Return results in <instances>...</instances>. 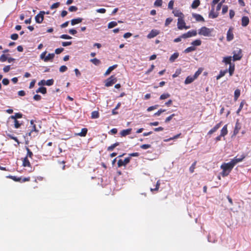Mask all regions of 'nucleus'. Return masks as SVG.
Returning <instances> with one entry per match:
<instances>
[{"mask_svg": "<svg viewBox=\"0 0 251 251\" xmlns=\"http://www.w3.org/2000/svg\"><path fill=\"white\" fill-rule=\"evenodd\" d=\"M234 165L231 160L228 163H225L221 166V169L223 170L221 175L223 176H228L229 173L231 171Z\"/></svg>", "mask_w": 251, "mask_h": 251, "instance_id": "nucleus-1", "label": "nucleus"}, {"mask_svg": "<svg viewBox=\"0 0 251 251\" xmlns=\"http://www.w3.org/2000/svg\"><path fill=\"white\" fill-rule=\"evenodd\" d=\"M35 121L31 120L30 121V126H29L30 131L26 133V135L31 137H35L37 136L39 133V130L37 128L36 125L34 124Z\"/></svg>", "mask_w": 251, "mask_h": 251, "instance_id": "nucleus-2", "label": "nucleus"}, {"mask_svg": "<svg viewBox=\"0 0 251 251\" xmlns=\"http://www.w3.org/2000/svg\"><path fill=\"white\" fill-rule=\"evenodd\" d=\"M213 29H210L206 26H202L199 30V34L204 36H211Z\"/></svg>", "mask_w": 251, "mask_h": 251, "instance_id": "nucleus-3", "label": "nucleus"}, {"mask_svg": "<svg viewBox=\"0 0 251 251\" xmlns=\"http://www.w3.org/2000/svg\"><path fill=\"white\" fill-rule=\"evenodd\" d=\"M46 53L47 51H45L40 56V59L43 60L45 62L51 61L54 57L55 55L54 53H49L47 56H46Z\"/></svg>", "mask_w": 251, "mask_h": 251, "instance_id": "nucleus-4", "label": "nucleus"}, {"mask_svg": "<svg viewBox=\"0 0 251 251\" xmlns=\"http://www.w3.org/2000/svg\"><path fill=\"white\" fill-rule=\"evenodd\" d=\"M233 54V60L234 61L240 60L242 57V50L240 49L234 50Z\"/></svg>", "mask_w": 251, "mask_h": 251, "instance_id": "nucleus-5", "label": "nucleus"}, {"mask_svg": "<svg viewBox=\"0 0 251 251\" xmlns=\"http://www.w3.org/2000/svg\"><path fill=\"white\" fill-rule=\"evenodd\" d=\"M178 21H177V28L180 29L182 30L183 28L185 29H188L189 28L190 26H186L185 25V23L184 20V18H178Z\"/></svg>", "mask_w": 251, "mask_h": 251, "instance_id": "nucleus-6", "label": "nucleus"}, {"mask_svg": "<svg viewBox=\"0 0 251 251\" xmlns=\"http://www.w3.org/2000/svg\"><path fill=\"white\" fill-rule=\"evenodd\" d=\"M116 81L117 78L115 76V75H111L110 77H109L106 80L105 86L106 87L111 86L113 84L115 83Z\"/></svg>", "mask_w": 251, "mask_h": 251, "instance_id": "nucleus-7", "label": "nucleus"}, {"mask_svg": "<svg viewBox=\"0 0 251 251\" xmlns=\"http://www.w3.org/2000/svg\"><path fill=\"white\" fill-rule=\"evenodd\" d=\"M130 159V157H127L124 160L119 159L117 163L118 167H121L123 166H126L128 163H129Z\"/></svg>", "mask_w": 251, "mask_h": 251, "instance_id": "nucleus-8", "label": "nucleus"}, {"mask_svg": "<svg viewBox=\"0 0 251 251\" xmlns=\"http://www.w3.org/2000/svg\"><path fill=\"white\" fill-rule=\"evenodd\" d=\"M45 13V11H40V13L35 16V20L37 23L41 24L42 23L44 18Z\"/></svg>", "mask_w": 251, "mask_h": 251, "instance_id": "nucleus-9", "label": "nucleus"}, {"mask_svg": "<svg viewBox=\"0 0 251 251\" xmlns=\"http://www.w3.org/2000/svg\"><path fill=\"white\" fill-rule=\"evenodd\" d=\"M197 34V31L196 30H192L188 31L187 33H184L181 35L182 38H187L193 36H195Z\"/></svg>", "mask_w": 251, "mask_h": 251, "instance_id": "nucleus-10", "label": "nucleus"}, {"mask_svg": "<svg viewBox=\"0 0 251 251\" xmlns=\"http://www.w3.org/2000/svg\"><path fill=\"white\" fill-rule=\"evenodd\" d=\"M246 156L244 154H242L239 158H237V156H236L233 159H232L231 161L234 165H235L238 163L242 162L246 157Z\"/></svg>", "mask_w": 251, "mask_h": 251, "instance_id": "nucleus-11", "label": "nucleus"}, {"mask_svg": "<svg viewBox=\"0 0 251 251\" xmlns=\"http://www.w3.org/2000/svg\"><path fill=\"white\" fill-rule=\"evenodd\" d=\"M232 28L230 27L227 32L226 34V40L228 41H230L233 40L234 38V35L233 34Z\"/></svg>", "mask_w": 251, "mask_h": 251, "instance_id": "nucleus-12", "label": "nucleus"}, {"mask_svg": "<svg viewBox=\"0 0 251 251\" xmlns=\"http://www.w3.org/2000/svg\"><path fill=\"white\" fill-rule=\"evenodd\" d=\"M159 32L157 30H156V29H152L148 34L147 37L149 39H151V38H152L156 36L157 35L159 34Z\"/></svg>", "mask_w": 251, "mask_h": 251, "instance_id": "nucleus-13", "label": "nucleus"}, {"mask_svg": "<svg viewBox=\"0 0 251 251\" xmlns=\"http://www.w3.org/2000/svg\"><path fill=\"white\" fill-rule=\"evenodd\" d=\"M173 13L175 17L178 18H184V15L179 10L175 9L173 11Z\"/></svg>", "mask_w": 251, "mask_h": 251, "instance_id": "nucleus-14", "label": "nucleus"}, {"mask_svg": "<svg viewBox=\"0 0 251 251\" xmlns=\"http://www.w3.org/2000/svg\"><path fill=\"white\" fill-rule=\"evenodd\" d=\"M192 17L195 19L197 22H204V19L203 17L200 14L197 13H193Z\"/></svg>", "mask_w": 251, "mask_h": 251, "instance_id": "nucleus-15", "label": "nucleus"}, {"mask_svg": "<svg viewBox=\"0 0 251 251\" xmlns=\"http://www.w3.org/2000/svg\"><path fill=\"white\" fill-rule=\"evenodd\" d=\"M222 124V122H220L219 123L217 124L216 125H215L212 129H211L208 132V134L211 135L215 132H216L221 126Z\"/></svg>", "mask_w": 251, "mask_h": 251, "instance_id": "nucleus-16", "label": "nucleus"}, {"mask_svg": "<svg viewBox=\"0 0 251 251\" xmlns=\"http://www.w3.org/2000/svg\"><path fill=\"white\" fill-rule=\"evenodd\" d=\"M250 22V20L248 17L243 16L241 19V25L243 26H247Z\"/></svg>", "mask_w": 251, "mask_h": 251, "instance_id": "nucleus-17", "label": "nucleus"}, {"mask_svg": "<svg viewBox=\"0 0 251 251\" xmlns=\"http://www.w3.org/2000/svg\"><path fill=\"white\" fill-rule=\"evenodd\" d=\"M131 130H132L131 128H127V129H124V130H122L120 133L121 136L125 137L127 135L130 134L131 132Z\"/></svg>", "mask_w": 251, "mask_h": 251, "instance_id": "nucleus-18", "label": "nucleus"}, {"mask_svg": "<svg viewBox=\"0 0 251 251\" xmlns=\"http://www.w3.org/2000/svg\"><path fill=\"white\" fill-rule=\"evenodd\" d=\"M218 16V13L214 11V8H212L209 14V18H216Z\"/></svg>", "mask_w": 251, "mask_h": 251, "instance_id": "nucleus-19", "label": "nucleus"}, {"mask_svg": "<svg viewBox=\"0 0 251 251\" xmlns=\"http://www.w3.org/2000/svg\"><path fill=\"white\" fill-rule=\"evenodd\" d=\"M240 128H241L240 124L238 122H237L236 123V125H235L234 131H233V135H237L239 133V131Z\"/></svg>", "mask_w": 251, "mask_h": 251, "instance_id": "nucleus-20", "label": "nucleus"}, {"mask_svg": "<svg viewBox=\"0 0 251 251\" xmlns=\"http://www.w3.org/2000/svg\"><path fill=\"white\" fill-rule=\"evenodd\" d=\"M232 57L229 56H226L223 58V62H224L226 64H229L230 65V64H232L231 63Z\"/></svg>", "mask_w": 251, "mask_h": 251, "instance_id": "nucleus-21", "label": "nucleus"}, {"mask_svg": "<svg viewBox=\"0 0 251 251\" xmlns=\"http://www.w3.org/2000/svg\"><path fill=\"white\" fill-rule=\"evenodd\" d=\"M194 80L195 79L193 76H188L185 80L184 83L185 84H190L193 82Z\"/></svg>", "mask_w": 251, "mask_h": 251, "instance_id": "nucleus-22", "label": "nucleus"}, {"mask_svg": "<svg viewBox=\"0 0 251 251\" xmlns=\"http://www.w3.org/2000/svg\"><path fill=\"white\" fill-rule=\"evenodd\" d=\"M23 122H20L18 120H14V126L15 128H19L23 125Z\"/></svg>", "mask_w": 251, "mask_h": 251, "instance_id": "nucleus-23", "label": "nucleus"}, {"mask_svg": "<svg viewBox=\"0 0 251 251\" xmlns=\"http://www.w3.org/2000/svg\"><path fill=\"white\" fill-rule=\"evenodd\" d=\"M234 70H235L234 64H230V65H229L228 70H227V72H228L230 76H232L233 75Z\"/></svg>", "mask_w": 251, "mask_h": 251, "instance_id": "nucleus-24", "label": "nucleus"}, {"mask_svg": "<svg viewBox=\"0 0 251 251\" xmlns=\"http://www.w3.org/2000/svg\"><path fill=\"white\" fill-rule=\"evenodd\" d=\"M228 131L227 128V125H225L224 126V127L222 128V129L221 130V136L224 137L225 135H226L227 134Z\"/></svg>", "mask_w": 251, "mask_h": 251, "instance_id": "nucleus-25", "label": "nucleus"}, {"mask_svg": "<svg viewBox=\"0 0 251 251\" xmlns=\"http://www.w3.org/2000/svg\"><path fill=\"white\" fill-rule=\"evenodd\" d=\"M82 21V19L81 18H78L76 19H74L71 20V25H74L76 24H78L80 23Z\"/></svg>", "mask_w": 251, "mask_h": 251, "instance_id": "nucleus-26", "label": "nucleus"}, {"mask_svg": "<svg viewBox=\"0 0 251 251\" xmlns=\"http://www.w3.org/2000/svg\"><path fill=\"white\" fill-rule=\"evenodd\" d=\"M88 130L86 128H83L80 132L76 134L77 135L81 137H85L87 133Z\"/></svg>", "mask_w": 251, "mask_h": 251, "instance_id": "nucleus-27", "label": "nucleus"}, {"mask_svg": "<svg viewBox=\"0 0 251 251\" xmlns=\"http://www.w3.org/2000/svg\"><path fill=\"white\" fill-rule=\"evenodd\" d=\"M23 115L21 113H16L14 115H11L10 118L13 120H17V119L22 118Z\"/></svg>", "mask_w": 251, "mask_h": 251, "instance_id": "nucleus-28", "label": "nucleus"}, {"mask_svg": "<svg viewBox=\"0 0 251 251\" xmlns=\"http://www.w3.org/2000/svg\"><path fill=\"white\" fill-rule=\"evenodd\" d=\"M23 166L24 167H30V163L27 157H25L23 160Z\"/></svg>", "mask_w": 251, "mask_h": 251, "instance_id": "nucleus-29", "label": "nucleus"}, {"mask_svg": "<svg viewBox=\"0 0 251 251\" xmlns=\"http://www.w3.org/2000/svg\"><path fill=\"white\" fill-rule=\"evenodd\" d=\"M200 4V0H194L191 5V7L193 9L197 8Z\"/></svg>", "mask_w": 251, "mask_h": 251, "instance_id": "nucleus-30", "label": "nucleus"}, {"mask_svg": "<svg viewBox=\"0 0 251 251\" xmlns=\"http://www.w3.org/2000/svg\"><path fill=\"white\" fill-rule=\"evenodd\" d=\"M179 53L178 52H175L170 57L169 60L171 62H173L178 57Z\"/></svg>", "mask_w": 251, "mask_h": 251, "instance_id": "nucleus-31", "label": "nucleus"}, {"mask_svg": "<svg viewBox=\"0 0 251 251\" xmlns=\"http://www.w3.org/2000/svg\"><path fill=\"white\" fill-rule=\"evenodd\" d=\"M119 145H120V143L116 142L114 144L111 145L110 146L108 147L107 150L109 151H112L116 147Z\"/></svg>", "mask_w": 251, "mask_h": 251, "instance_id": "nucleus-32", "label": "nucleus"}, {"mask_svg": "<svg viewBox=\"0 0 251 251\" xmlns=\"http://www.w3.org/2000/svg\"><path fill=\"white\" fill-rule=\"evenodd\" d=\"M227 72V69H226V70H225L224 71H222L221 70L219 74L216 76V79L218 80L220 78H221V77H222L223 76H224Z\"/></svg>", "mask_w": 251, "mask_h": 251, "instance_id": "nucleus-33", "label": "nucleus"}, {"mask_svg": "<svg viewBox=\"0 0 251 251\" xmlns=\"http://www.w3.org/2000/svg\"><path fill=\"white\" fill-rule=\"evenodd\" d=\"M117 67V65H114L109 67L105 73V75H109L114 69Z\"/></svg>", "mask_w": 251, "mask_h": 251, "instance_id": "nucleus-34", "label": "nucleus"}, {"mask_svg": "<svg viewBox=\"0 0 251 251\" xmlns=\"http://www.w3.org/2000/svg\"><path fill=\"white\" fill-rule=\"evenodd\" d=\"M36 93H41L43 94H46L47 93V89L44 87H39L36 91Z\"/></svg>", "mask_w": 251, "mask_h": 251, "instance_id": "nucleus-35", "label": "nucleus"}, {"mask_svg": "<svg viewBox=\"0 0 251 251\" xmlns=\"http://www.w3.org/2000/svg\"><path fill=\"white\" fill-rule=\"evenodd\" d=\"M240 96V90H239L238 89H236L234 91V100L236 101Z\"/></svg>", "mask_w": 251, "mask_h": 251, "instance_id": "nucleus-36", "label": "nucleus"}, {"mask_svg": "<svg viewBox=\"0 0 251 251\" xmlns=\"http://www.w3.org/2000/svg\"><path fill=\"white\" fill-rule=\"evenodd\" d=\"M7 177L17 182H21V180H22V177H17L16 176H7Z\"/></svg>", "mask_w": 251, "mask_h": 251, "instance_id": "nucleus-37", "label": "nucleus"}, {"mask_svg": "<svg viewBox=\"0 0 251 251\" xmlns=\"http://www.w3.org/2000/svg\"><path fill=\"white\" fill-rule=\"evenodd\" d=\"M202 71L203 69L202 68H199L198 71L195 73L194 75H193L195 79L201 74Z\"/></svg>", "mask_w": 251, "mask_h": 251, "instance_id": "nucleus-38", "label": "nucleus"}, {"mask_svg": "<svg viewBox=\"0 0 251 251\" xmlns=\"http://www.w3.org/2000/svg\"><path fill=\"white\" fill-rule=\"evenodd\" d=\"M99 117V113L98 111H94L91 113V118L92 119H97Z\"/></svg>", "mask_w": 251, "mask_h": 251, "instance_id": "nucleus-39", "label": "nucleus"}, {"mask_svg": "<svg viewBox=\"0 0 251 251\" xmlns=\"http://www.w3.org/2000/svg\"><path fill=\"white\" fill-rule=\"evenodd\" d=\"M201 44V41L200 39H197L191 43V44L194 46H199Z\"/></svg>", "mask_w": 251, "mask_h": 251, "instance_id": "nucleus-40", "label": "nucleus"}, {"mask_svg": "<svg viewBox=\"0 0 251 251\" xmlns=\"http://www.w3.org/2000/svg\"><path fill=\"white\" fill-rule=\"evenodd\" d=\"M90 62H91L95 65H99L101 63L100 61L96 58L91 59L90 60Z\"/></svg>", "mask_w": 251, "mask_h": 251, "instance_id": "nucleus-41", "label": "nucleus"}, {"mask_svg": "<svg viewBox=\"0 0 251 251\" xmlns=\"http://www.w3.org/2000/svg\"><path fill=\"white\" fill-rule=\"evenodd\" d=\"M195 50H196V48L193 46H191V47H189L186 48L184 50V52L185 53H189L190 52L194 51Z\"/></svg>", "mask_w": 251, "mask_h": 251, "instance_id": "nucleus-42", "label": "nucleus"}, {"mask_svg": "<svg viewBox=\"0 0 251 251\" xmlns=\"http://www.w3.org/2000/svg\"><path fill=\"white\" fill-rule=\"evenodd\" d=\"M26 150L27 151V155L26 157H27V158L28 157L30 158H32L33 155L32 152L28 147H26Z\"/></svg>", "mask_w": 251, "mask_h": 251, "instance_id": "nucleus-43", "label": "nucleus"}, {"mask_svg": "<svg viewBox=\"0 0 251 251\" xmlns=\"http://www.w3.org/2000/svg\"><path fill=\"white\" fill-rule=\"evenodd\" d=\"M117 25V23L115 21L110 22L108 24V28H112Z\"/></svg>", "mask_w": 251, "mask_h": 251, "instance_id": "nucleus-44", "label": "nucleus"}, {"mask_svg": "<svg viewBox=\"0 0 251 251\" xmlns=\"http://www.w3.org/2000/svg\"><path fill=\"white\" fill-rule=\"evenodd\" d=\"M245 103H246V102H245V101L244 100H242L241 102V103L240 104L239 107L237 111V114H239V112L241 111V110L242 109V108L243 107V106H244V105L245 104Z\"/></svg>", "mask_w": 251, "mask_h": 251, "instance_id": "nucleus-45", "label": "nucleus"}, {"mask_svg": "<svg viewBox=\"0 0 251 251\" xmlns=\"http://www.w3.org/2000/svg\"><path fill=\"white\" fill-rule=\"evenodd\" d=\"M162 4V0H156L154 3V6L160 7Z\"/></svg>", "mask_w": 251, "mask_h": 251, "instance_id": "nucleus-46", "label": "nucleus"}, {"mask_svg": "<svg viewBox=\"0 0 251 251\" xmlns=\"http://www.w3.org/2000/svg\"><path fill=\"white\" fill-rule=\"evenodd\" d=\"M160 185V180H158L156 182V184L155 185V188L154 189L151 188V191L152 192H153V191H157L159 188Z\"/></svg>", "mask_w": 251, "mask_h": 251, "instance_id": "nucleus-47", "label": "nucleus"}, {"mask_svg": "<svg viewBox=\"0 0 251 251\" xmlns=\"http://www.w3.org/2000/svg\"><path fill=\"white\" fill-rule=\"evenodd\" d=\"M181 133H179V134H176V135L174 136V137H171V138H170L169 139H166L164 140V141L165 142H168V141H170L171 140H174V139H177L178 138V137H180V136L181 135Z\"/></svg>", "mask_w": 251, "mask_h": 251, "instance_id": "nucleus-48", "label": "nucleus"}, {"mask_svg": "<svg viewBox=\"0 0 251 251\" xmlns=\"http://www.w3.org/2000/svg\"><path fill=\"white\" fill-rule=\"evenodd\" d=\"M54 80L53 79H50L47 80V81L45 80V85L47 86H51L53 84Z\"/></svg>", "mask_w": 251, "mask_h": 251, "instance_id": "nucleus-49", "label": "nucleus"}, {"mask_svg": "<svg viewBox=\"0 0 251 251\" xmlns=\"http://www.w3.org/2000/svg\"><path fill=\"white\" fill-rule=\"evenodd\" d=\"M170 97V95L168 93L163 94L160 97V100H165Z\"/></svg>", "mask_w": 251, "mask_h": 251, "instance_id": "nucleus-50", "label": "nucleus"}, {"mask_svg": "<svg viewBox=\"0 0 251 251\" xmlns=\"http://www.w3.org/2000/svg\"><path fill=\"white\" fill-rule=\"evenodd\" d=\"M196 163H197V162L195 161L192 164V165L190 166V167L189 168V171L190 172V173H193L194 172V170L195 169V166H196Z\"/></svg>", "mask_w": 251, "mask_h": 251, "instance_id": "nucleus-51", "label": "nucleus"}, {"mask_svg": "<svg viewBox=\"0 0 251 251\" xmlns=\"http://www.w3.org/2000/svg\"><path fill=\"white\" fill-rule=\"evenodd\" d=\"M175 116H176L175 114H172V115H171L170 116H169V117H168L167 118H166V119L165 120V123L169 122L172 119V118Z\"/></svg>", "mask_w": 251, "mask_h": 251, "instance_id": "nucleus-52", "label": "nucleus"}, {"mask_svg": "<svg viewBox=\"0 0 251 251\" xmlns=\"http://www.w3.org/2000/svg\"><path fill=\"white\" fill-rule=\"evenodd\" d=\"M166 111V110L165 109H160L157 112H156V113H155L154 114V116H159L162 113Z\"/></svg>", "mask_w": 251, "mask_h": 251, "instance_id": "nucleus-53", "label": "nucleus"}, {"mask_svg": "<svg viewBox=\"0 0 251 251\" xmlns=\"http://www.w3.org/2000/svg\"><path fill=\"white\" fill-rule=\"evenodd\" d=\"M59 5H60V3L59 2L54 3H53V4H52L51 5L50 9H55V8H57V7H59Z\"/></svg>", "mask_w": 251, "mask_h": 251, "instance_id": "nucleus-54", "label": "nucleus"}, {"mask_svg": "<svg viewBox=\"0 0 251 251\" xmlns=\"http://www.w3.org/2000/svg\"><path fill=\"white\" fill-rule=\"evenodd\" d=\"M158 107V105H153V106H150V107L148 108L147 111L148 112H150V111H152L153 110H154V109H156Z\"/></svg>", "mask_w": 251, "mask_h": 251, "instance_id": "nucleus-55", "label": "nucleus"}, {"mask_svg": "<svg viewBox=\"0 0 251 251\" xmlns=\"http://www.w3.org/2000/svg\"><path fill=\"white\" fill-rule=\"evenodd\" d=\"M173 19L171 18H168L166 19L165 21V26H168L170 23L172 22Z\"/></svg>", "mask_w": 251, "mask_h": 251, "instance_id": "nucleus-56", "label": "nucleus"}, {"mask_svg": "<svg viewBox=\"0 0 251 251\" xmlns=\"http://www.w3.org/2000/svg\"><path fill=\"white\" fill-rule=\"evenodd\" d=\"M141 148L144 150H146L151 147L150 144H143L140 146Z\"/></svg>", "mask_w": 251, "mask_h": 251, "instance_id": "nucleus-57", "label": "nucleus"}, {"mask_svg": "<svg viewBox=\"0 0 251 251\" xmlns=\"http://www.w3.org/2000/svg\"><path fill=\"white\" fill-rule=\"evenodd\" d=\"M174 1L173 0H171L169 1L168 3V8L170 9H173L174 7Z\"/></svg>", "mask_w": 251, "mask_h": 251, "instance_id": "nucleus-58", "label": "nucleus"}, {"mask_svg": "<svg viewBox=\"0 0 251 251\" xmlns=\"http://www.w3.org/2000/svg\"><path fill=\"white\" fill-rule=\"evenodd\" d=\"M7 57L6 55L2 54L0 57V61L1 62H5L7 60Z\"/></svg>", "mask_w": 251, "mask_h": 251, "instance_id": "nucleus-59", "label": "nucleus"}, {"mask_svg": "<svg viewBox=\"0 0 251 251\" xmlns=\"http://www.w3.org/2000/svg\"><path fill=\"white\" fill-rule=\"evenodd\" d=\"M77 7H76L75 6H71L69 8V10L70 12H75V11H77Z\"/></svg>", "mask_w": 251, "mask_h": 251, "instance_id": "nucleus-60", "label": "nucleus"}, {"mask_svg": "<svg viewBox=\"0 0 251 251\" xmlns=\"http://www.w3.org/2000/svg\"><path fill=\"white\" fill-rule=\"evenodd\" d=\"M154 68V66L153 65H151L150 68L148 69L145 73L146 75H149Z\"/></svg>", "mask_w": 251, "mask_h": 251, "instance_id": "nucleus-61", "label": "nucleus"}, {"mask_svg": "<svg viewBox=\"0 0 251 251\" xmlns=\"http://www.w3.org/2000/svg\"><path fill=\"white\" fill-rule=\"evenodd\" d=\"M60 38L64 39H71L72 37L67 34H62L60 36Z\"/></svg>", "mask_w": 251, "mask_h": 251, "instance_id": "nucleus-62", "label": "nucleus"}, {"mask_svg": "<svg viewBox=\"0 0 251 251\" xmlns=\"http://www.w3.org/2000/svg\"><path fill=\"white\" fill-rule=\"evenodd\" d=\"M67 67L65 66V65H63V66H61L60 68H59V71L60 72H64L65 71H66L67 70Z\"/></svg>", "mask_w": 251, "mask_h": 251, "instance_id": "nucleus-63", "label": "nucleus"}, {"mask_svg": "<svg viewBox=\"0 0 251 251\" xmlns=\"http://www.w3.org/2000/svg\"><path fill=\"white\" fill-rule=\"evenodd\" d=\"M18 37H19V36H18V34H17V33L12 34L10 36V38L12 40H17L18 38Z\"/></svg>", "mask_w": 251, "mask_h": 251, "instance_id": "nucleus-64", "label": "nucleus"}]
</instances>
